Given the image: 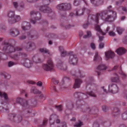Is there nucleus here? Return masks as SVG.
<instances>
[{
  "label": "nucleus",
  "mask_w": 127,
  "mask_h": 127,
  "mask_svg": "<svg viewBox=\"0 0 127 127\" xmlns=\"http://www.w3.org/2000/svg\"><path fill=\"white\" fill-rule=\"evenodd\" d=\"M30 15L32 17H34L35 20L31 19L30 21L31 23L34 24L36 21L39 20L41 18L40 14L36 11H32L30 12Z\"/></svg>",
  "instance_id": "f257e3e1"
},
{
  "label": "nucleus",
  "mask_w": 127,
  "mask_h": 127,
  "mask_svg": "<svg viewBox=\"0 0 127 127\" xmlns=\"http://www.w3.org/2000/svg\"><path fill=\"white\" fill-rule=\"evenodd\" d=\"M56 8L59 10L64 11H68L71 9V6L70 3H62L58 5Z\"/></svg>",
  "instance_id": "f03ea898"
},
{
  "label": "nucleus",
  "mask_w": 127,
  "mask_h": 127,
  "mask_svg": "<svg viewBox=\"0 0 127 127\" xmlns=\"http://www.w3.org/2000/svg\"><path fill=\"white\" fill-rule=\"evenodd\" d=\"M54 66L53 64L52 60H48L46 64H43L42 66L43 69L46 71H49L52 70Z\"/></svg>",
  "instance_id": "7ed1b4c3"
},
{
  "label": "nucleus",
  "mask_w": 127,
  "mask_h": 127,
  "mask_svg": "<svg viewBox=\"0 0 127 127\" xmlns=\"http://www.w3.org/2000/svg\"><path fill=\"white\" fill-rule=\"evenodd\" d=\"M69 62L71 64L75 65L77 63V59L76 55L74 54L72 52L69 53Z\"/></svg>",
  "instance_id": "20e7f679"
},
{
  "label": "nucleus",
  "mask_w": 127,
  "mask_h": 127,
  "mask_svg": "<svg viewBox=\"0 0 127 127\" xmlns=\"http://www.w3.org/2000/svg\"><path fill=\"white\" fill-rule=\"evenodd\" d=\"M16 101L17 102L20 103L24 107H27L30 104L28 101L24 100L22 98H18L17 99Z\"/></svg>",
  "instance_id": "39448f33"
},
{
  "label": "nucleus",
  "mask_w": 127,
  "mask_h": 127,
  "mask_svg": "<svg viewBox=\"0 0 127 127\" xmlns=\"http://www.w3.org/2000/svg\"><path fill=\"white\" fill-rule=\"evenodd\" d=\"M109 12H111L112 14L108 15L106 17L104 20L105 21L112 22L114 20L115 17L116 15V13L113 11Z\"/></svg>",
  "instance_id": "423d86ee"
},
{
  "label": "nucleus",
  "mask_w": 127,
  "mask_h": 127,
  "mask_svg": "<svg viewBox=\"0 0 127 127\" xmlns=\"http://www.w3.org/2000/svg\"><path fill=\"white\" fill-rule=\"evenodd\" d=\"M3 48L2 49V52L4 53L9 54L8 48L9 47V43L4 41L2 43Z\"/></svg>",
  "instance_id": "0eeeda50"
},
{
  "label": "nucleus",
  "mask_w": 127,
  "mask_h": 127,
  "mask_svg": "<svg viewBox=\"0 0 127 127\" xmlns=\"http://www.w3.org/2000/svg\"><path fill=\"white\" fill-rule=\"evenodd\" d=\"M105 60H108L110 58L113 59L115 56V54L113 52L111 51H108L105 52Z\"/></svg>",
  "instance_id": "6e6552de"
},
{
  "label": "nucleus",
  "mask_w": 127,
  "mask_h": 127,
  "mask_svg": "<svg viewBox=\"0 0 127 127\" xmlns=\"http://www.w3.org/2000/svg\"><path fill=\"white\" fill-rule=\"evenodd\" d=\"M39 10L41 11L49 13L52 12V10L48 6L44 5L39 7Z\"/></svg>",
  "instance_id": "1a4fd4ad"
},
{
  "label": "nucleus",
  "mask_w": 127,
  "mask_h": 127,
  "mask_svg": "<svg viewBox=\"0 0 127 127\" xmlns=\"http://www.w3.org/2000/svg\"><path fill=\"white\" fill-rule=\"evenodd\" d=\"M85 9V7L77 8L76 10V15L79 16L83 15Z\"/></svg>",
  "instance_id": "9d476101"
},
{
  "label": "nucleus",
  "mask_w": 127,
  "mask_h": 127,
  "mask_svg": "<svg viewBox=\"0 0 127 127\" xmlns=\"http://www.w3.org/2000/svg\"><path fill=\"white\" fill-rule=\"evenodd\" d=\"M24 60V65L27 68H30L32 66V63L30 60L27 59H25Z\"/></svg>",
  "instance_id": "9b49d317"
},
{
  "label": "nucleus",
  "mask_w": 127,
  "mask_h": 127,
  "mask_svg": "<svg viewBox=\"0 0 127 127\" xmlns=\"http://www.w3.org/2000/svg\"><path fill=\"white\" fill-rule=\"evenodd\" d=\"M25 48L27 50H28L30 49L33 50L35 48V46L34 44L31 42H29L25 46Z\"/></svg>",
  "instance_id": "f8f14e48"
},
{
  "label": "nucleus",
  "mask_w": 127,
  "mask_h": 127,
  "mask_svg": "<svg viewBox=\"0 0 127 127\" xmlns=\"http://www.w3.org/2000/svg\"><path fill=\"white\" fill-rule=\"evenodd\" d=\"M22 48L20 47H15L13 46H11L9 44V47L8 48L9 53L15 52L16 51L20 50Z\"/></svg>",
  "instance_id": "ddd939ff"
},
{
  "label": "nucleus",
  "mask_w": 127,
  "mask_h": 127,
  "mask_svg": "<svg viewBox=\"0 0 127 127\" xmlns=\"http://www.w3.org/2000/svg\"><path fill=\"white\" fill-rule=\"evenodd\" d=\"M21 56L25 57L27 56V55L25 53H21L19 54H15L12 57V58L15 60H18Z\"/></svg>",
  "instance_id": "4468645a"
},
{
  "label": "nucleus",
  "mask_w": 127,
  "mask_h": 127,
  "mask_svg": "<svg viewBox=\"0 0 127 127\" xmlns=\"http://www.w3.org/2000/svg\"><path fill=\"white\" fill-rule=\"evenodd\" d=\"M82 82V81L81 79L78 78L75 79L73 88H79Z\"/></svg>",
  "instance_id": "2eb2a0df"
},
{
  "label": "nucleus",
  "mask_w": 127,
  "mask_h": 127,
  "mask_svg": "<svg viewBox=\"0 0 127 127\" xmlns=\"http://www.w3.org/2000/svg\"><path fill=\"white\" fill-rule=\"evenodd\" d=\"M71 74L72 76H75L76 75L80 77H83L85 76L83 73H82V71L80 70H79L78 73L76 74L75 71L74 70H72L71 72Z\"/></svg>",
  "instance_id": "dca6fc26"
},
{
  "label": "nucleus",
  "mask_w": 127,
  "mask_h": 127,
  "mask_svg": "<svg viewBox=\"0 0 127 127\" xmlns=\"http://www.w3.org/2000/svg\"><path fill=\"white\" fill-rule=\"evenodd\" d=\"M91 2L95 6H97L102 3L103 0H91Z\"/></svg>",
  "instance_id": "f3484780"
},
{
  "label": "nucleus",
  "mask_w": 127,
  "mask_h": 127,
  "mask_svg": "<svg viewBox=\"0 0 127 127\" xmlns=\"http://www.w3.org/2000/svg\"><path fill=\"white\" fill-rule=\"evenodd\" d=\"M102 60L101 58L98 54V53L96 52L95 53L94 61L95 62L98 63L100 62Z\"/></svg>",
  "instance_id": "a211bd4d"
},
{
  "label": "nucleus",
  "mask_w": 127,
  "mask_h": 127,
  "mask_svg": "<svg viewBox=\"0 0 127 127\" xmlns=\"http://www.w3.org/2000/svg\"><path fill=\"white\" fill-rule=\"evenodd\" d=\"M10 33L12 35L15 36H16L19 34V32L17 29H14L11 30Z\"/></svg>",
  "instance_id": "6ab92c4d"
},
{
  "label": "nucleus",
  "mask_w": 127,
  "mask_h": 127,
  "mask_svg": "<svg viewBox=\"0 0 127 127\" xmlns=\"http://www.w3.org/2000/svg\"><path fill=\"white\" fill-rule=\"evenodd\" d=\"M24 26L22 27V28L24 30H28L30 28V24L28 23L25 22L23 23Z\"/></svg>",
  "instance_id": "aec40b11"
},
{
  "label": "nucleus",
  "mask_w": 127,
  "mask_h": 127,
  "mask_svg": "<svg viewBox=\"0 0 127 127\" xmlns=\"http://www.w3.org/2000/svg\"><path fill=\"white\" fill-rule=\"evenodd\" d=\"M119 114V109L117 108H114L112 112L113 115L114 116L116 117L118 116Z\"/></svg>",
  "instance_id": "412c9836"
},
{
  "label": "nucleus",
  "mask_w": 127,
  "mask_h": 127,
  "mask_svg": "<svg viewBox=\"0 0 127 127\" xmlns=\"http://www.w3.org/2000/svg\"><path fill=\"white\" fill-rule=\"evenodd\" d=\"M7 15L8 17L12 20L15 16L14 12L12 11H10L8 12Z\"/></svg>",
  "instance_id": "4be33fe9"
},
{
  "label": "nucleus",
  "mask_w": 127,
  "mask_h": 127,
  "mask_svg": "<svg viewBox=\"0 0 127 127\" xmlns=\"http://www.w3.org/2000/svg\"><path fill=\"white\" fill-rule=\"evenodd\" d=\"M57 66L59 68L64 70H65L66 69V67L65 65L62 63H59L57 65Z\"/></svg>",
  "instance_id": "5701e85b"
},
{
  "label": "nucleus",
  "mask_w": 127,
  "mask_h": 127,
  "mask_svg": "<svg viewBox=\"0 0 127 127\" xmlns=\"http://www.w3.org/2000/svg\"><path fill=\"white\" fill-rule=\"evenodd\" d=\"M119 79V74H114V77L112 78L111 81L113 82H117Z\"/></svg>",
  "instance_id": "b1692460"
},
{
  "label": "nucleus",
  "mask_w": 127,
  "mask_h": 127,
  "mask_svg": "<svg viewBox=\"0 0 127 127\" xmlns=\"http://www.w3.org/2000/svg\"><path fill=\"white\" fill-rule=\"evenodd\" d=\"M107 68V67L104 64L99 65L97 67V69L99 71L104 70Z\"/></svg>",
  "instance_id": "393cba45"
},
{
  "label": "nucleus",
  "mask_w": 127,
  "mask_h": 127,
  "mask_svg": "<svg viewBox=\"0 0 127 127\" xmlns=\"http://www.w3.org/2000/svg\"><path fill=\"white\" fill-rule=\"evenodd\" d=\"M31 93L34 94H40L41 92L36 89L34 87H32L31 90Z\"/></svg>",
  "instance_id": "a878e982"
},
{
  "label": "nucleus",
  "mask_w": 127,
  "mask_h": 127,
  "mask_svg": "<svg viewBox=\"0 0 127 127\" xmlns=\"http://www.w3.org/2000/svg\"><path fill=\"white\" fill-rule=\"evenodd\" d=\"M102 18V15L99 13H97L95 17V20L97 23H98L99 20Z\"/></svg>",
  "instance_id": "bb28decb"
},
{
  "label": "nucleus",
  "mask_w": 127,
  "mask_h": 127,
  "mask_svg": "<svg viewBox=\"0 0 127 127\" xmlns=\"http://www.w3.org/2000/svg\"><path fill=\"white\" fill-rule=\"evenodd\" d=\"M96 30L99 32L102 35H105L106 33L103 32L101 30L99 26L96 25L95 27Z\"/></svg>",
  "instance_id": "cd10ccee"
},
{
  "label": "nucleus",
  "mask_w": 127,
  "mask_h": 127,
  "mask_svg": "<svg viewBox=\"0 0 127 127\" xmlns=\"http://www.w3.org/2000/svg\"><path fill=\"white\" fill-rule=\"evenodd\" d=\"M60 49L61 51V56L62 57H64L67 54L66 52L64 50L62 47H60Z\"/></svg>",
  "instance_id": "c85d7f7f"
},
{
  "label": "nucleus",
  "mask_w": 127,
  "mask_h": 127,
  "mask_svg": "<svg viewBox=\"0 0 127 127\" xmlns=\"http://www.w3.org/2000/svg\"><path fill=\"white\" fill-rule=\"evenodd\" d=\"M39 51L40 52L42 53L49 54V50L45 48H40L39 49Z\"/></svg>",
  "instance_id": "c756f323"
},
{
  "label": "nucleus",
  "mask_w": 127,
  "mask_h": 127,
  "mask_svg": "<svg viewBox=\"0 0 127 127\" xmlns=\"http://www.w3.org/2000/svg\"><path fill=\"white\" fill-rule=\"evenodd\" d=\"M3 96L5 100H7L8 99L7 95L4 92H2L0 91V96Z\"/></svg>",
  "instance_id": "7c9ffc66"
},
{
  "label": "nucleus",
  "mask_w": 127,
  "mask_h": 127,
  "mask_svg": "<svg viewBox=\"0 0 127 127\" xmlns=\"http://www.w3.org/2000/svg\"><path fill=\"white\" fill-rule=\"evenodd\" d=\"M21 19V18L19 15H16L14 16V19L13 20L12 23H13L16 21H19Z\"/></svg>",
  "instance_id": "2f4dec72"
},
{
  "label": "nucleus",
  "mask_w": 127,
  "mask_h": 127,
  "mask_svg": "<svg viewBox=\"0 0 127 127\" xmlns=\"http://www.w3.org/2000/svg\"><path fill=\"white\" fill-rule=\"evenodd\" d=\"M126 50L123 47H120V56L125 54Z\"/></svg>",
  "instance_id": "473e14b6"
},
{
  "label": "nucleus",
  "mask_w": 127,
  "mask_h": 127,
  "mask_svg": "<svg viewBox=\"0 0 127 127\" xmlns=\"http://www.w3.org/2000/svg\"><path fill=\"white\" fill-rule=\"evenodd\" d=\"M121 118L123 120H125L127 119V110L122 114Z\"/></svg>",
  "instance_id": "72a5a7b5"
},
{
  "label": "nucleus",
  "mask_w": 127,
  "mask_h": 127,
  "mask_svg": "<svg viewBox=\"0 0 127 127\" xmlns=\"http://www.w3.org/2000/svg\"><path fill=\"white\" fill-rule=\"evenodd\" d=\"M5 27L4 24H0V31L3 32L5 30Z\"/></svg>",
  "instance_id": "f704fd0d"
},
{
  "label": "nucleus",
  "mask_w": 127,
  "mask_h": 127,
  "mask_svg": "<svg viewBox=\"0 0 127 127\" xmlns=\"http://www.w3.org/2000/svg\"><path fill=\"white\" fill-rule=\"evenodd\" d=\"M51 0H43L42 3L44 5L48 6V5L50 2Z\"/></svg>",
  "instance_id": "c9c22d12"
},
{
  "label": "nucleus",
  "mask_w": 127,
  "mask_h": 127,
  "mask_svg": "<svg viewBox=\"0 0 127 127\" xmlns=\"http://www.w3.org/2000/svg\"><path fill=\"white\" fill-rule=\"evenodd\" d=\"M81 94V93L80 92H77L74 94V95L75 97L79 98Z\"/></svg>",
  "instance_id": "e433bc0d"
},
{
  "label": "nucleus",
  "mask_w": 127,
  "mask_h": 127,
  "mask_svg": "<svg viewBox=\"0 0 127 127\" xmlns=\"http://www.w3.org/2000/svg\"><path fill=\"white\" fill-rule=\"evenodd\" d=\"M56 108L59 111H61L63 110V107L61 105H60L58 106H55Z\"/></svg>",
  "instance_id": "4c0bfd02"
},
{
  "label": "nucleus",
  "mask_w": 127,
  "mask_h": 127,
  "mask_svg": "<svg viewBox=\"0 0 127 127\" xmlns=\"http://www.w3.org/2000/svg\"><path fill=\"white\" fill-rule=\"evenodd\" d=\"M93 109H92L91 110H90V109H89L88 108H86V109H84L82 111L83 112H89L90 111L91 112H93Z\"/></svg>",
  "instance_id": "58836bf2"
},
{
  "label": "nucleus",
  "mask_w": 127,
  "mask_h": 127,
  "mask_svg": "<svg viewBox=\"0 0 127 127\" xmlns=\"http://www.w3.org/2000/svg\"><path fill=\"white\" fill-rule=\"evenodd\" d=\"M91 33L90 32L88 31L87 32V35H85L83 36V38H87L91 36Z\"/></svg>",
  "instance_id": "ea45409f"
},
{
  "label": "nucleus",
  "mask_w": 127,
  "mask_h": 127,
  "mask_svg": "<svg viewBox=\"0 0 127 127\" xmlns=\"http://www.w3.org/2000/svg\"><path fill=\"white\" fill-rule=\"evenodd\" d=\"M87 94H88V95H89L92 96H93L94 97H95L96 96V95L92 91H91L89 92H87Z\"/></svg>",
  "instance_id": "a19ab883"
},
{
  "label": "nucleus",
  "mask_w": 127,
  "mask_h": 127,
  "mask_svg": "<svg viewBox=\"0 0 127 127\" xmlns=\"http://www.w3.org/2000/svg\"><path fill=\"white\" fill-rule=\"evenodd\" d=\"M80 1L79 0H75L74 1V4L76 6L78 5L80 3Z\"/></svg>",
  "instance_id": "79ce46f5"
},
{
  "label": "nucleus",
  "mask_w": 127,
  "mask_h": 127,
  "mask_svg": "<svg viewBox=\"0 0 127 127\" xmlns=\"http://www.w3.org/2000/svg\"><path fill=\"white\" fill-rule=\"evenodd\" d=\"M114 85V84H112L110 85L109 86L108 89V91L109 92L112 93L113 92V90L112 89V87Z\"/></svg>",
  "instance_id": "37998d69"
},
{
  "label": "nucleus",
  "mask_w": 127,
  "mask_h": 127,
  "mask_svg": "<svg viewBox=\"0 0 127 127\" xmlns=\"http://www.w3.org/2000/svg\"><path fill=\"white\" fill-rule=\"evenodd\" d=\"M109 35L112 36H114L116 35V34L115 32L112 31H110L109 32Z\"/></svg>",
  "instance_id": "c03bdc74"
},
{
  "label": "nucleus",
  "mask_w": 127,
  "mask_h": 127,
  "mask_svg": "<svg viewBox=\"0 0 127 127\" xmlns=\"http://www.w3.org/2000/svg\"><path fill=\"white\" fill-rule=\"evenodd\" d=\"M90 46L91 48L93 50H95V44L93 43H91Z\"/></svg>",
  "instance_id": "a18cd8bd"
},
{
  "label": "nucleus",
  "mask_w": 127,
  "mask_h": 127,
  "mask_svg": "<svg viewBox=\"0 0 127 127\" xmlns=\"http://www.w3.org/2000/svg\"><path fill=\"white\" fill-rule=\"evenodd\" d=\"M4 77L7 79H9L10 78V75L6 73H5L4 74Z\"/></svg>",
  "instance_id": "49530a36"
},
{
  "label": "nucleus",
  "mask_w": 127,
  "mask_h": 127,
  "mask_svg": "<svg viewBox=\"0 0 127 127\" xmlns=\"http://www.w3.org/2000/svg\"><path fill=\"white\" fill-rule=\"evenodd\" d=\"M82 125V123L81 122H80L79 123H78L74 125V127H80Z\"/></svg>",
  "instance_id": "de8ad7c7"
},
{
  "label": "nucleus",
  "mask_w": 127,
  "mask_h": 127,
  "mask_svg": "<svg viewBox=\"0 0 127 127\" xmlns=\"http://www.w3.org/2000/svg\"><path fill=\"white\" fill-rule=\"evenodd\" d=\"M8 66L9 67H11L14 64V62L10 61L8 62Z\"/></svg>",
  "instance_id": "09e8293b"
},
{
  "label": "nucleus",
  "mask_w": 127,
  "mask_h": 127,
  "mask_svg": "<svg viewBox=\"0 0 127 127\" xmlns=\"http://www.w3.org/2000/svg\"><path fill=\"white\" fill-rule=\"evenodd\" d=\"M104 44L102 42H100L99 44V48L100 49L103 48L104 47Z\"/></svg>",
  "instance_id": "8fccbe9b"
},
{
  "label": "nucleus",
  "mask_w": 127,
  "mask_h": 127,
  "mask_svg": "<svg viewBox=\"0 0 127 127\" xmlns=\"http://www.w3.org/2000/svg\"><path fill=\"white\" fill-rule=\"evenodd\" d=\"M8 110V109L7 107L5 108L0 107V110L1 111H4L5 110Z\"/></svg>",
  "instance_id": "3c124183"
},
{
  "label": "nucleus",
  "mask_w": 127,
  "mask_h": 127,
  "mask_svg": "<svg viewBox=\"0 0 127 127\" xmlns=\"http://www.w3.org/2000/svg\"><path fill=\"white\" fill-rule=\"evenodd\" d=\"M13 5L15 8H17L18 6V3L16 2H13Z\"/></svg>",
  "instance_id": "603ef678"
},
{
  "label": "nucleus",
  "mask_w": 127,
  "mask_h": 127,
  "mask_svg": "<svg viewBox=\"0 0 127 127\" xmlns=\"http://www.w3.org/2000/svg\"><path fill=\"white\" fill-rule=\"evenodd\" d=\"M36 85L39 87H41L42 86L43 84L42 82L39 81L36 83Z\"/></svg>",
  "instance_id": "864d4df0"
},
{
  "label": "nucleus",
  "mask_w": 127,
  "mask_h": 127,
  "mask_svg": "<svg viewBox=\"0 0 127 127\" xmlns=\"http://www.w3.org/2000/svg\"><path fill=\"white\" fill-rule=\"evenodd\" d=\"M116 88L114 89V93H118L119 91L118 87L117 86H116Z\"/></svg>",
  "instance_id": "5fc2aeb1"
},
{
  "label": "nucleus",
  "mask_w": 127,
  "mask_h": 127,
  "mask_svg": "<svg viewBox=\"0 0 127 127\" xmlns=\"http://www.w3.org/2000/svg\"><path fill=\"white\" fill-rule=\"evenodd\" d=\"M10 116L11 117V118L13 119L14 118H16V115L15 114H12L10 115Z\"/></svg>",
  "instance_id": "6e6d98bb"
},
{
  "label": "nucleus",
  "mask_w": 127,
  "mask_h": 127,
  "mask_svg": "<svg viewBox=\"0 0 127 127\" xmlns=\"http://www.w3.org/2000/svg\"><path fill=\"white\" fill-rule=\"evenodd\" d=\"M52 81L53 83L55 84H57L59 82L58 81L55 79H53L52 80Z\"/></svg>",
  "instance_id": "4d7b16f0"
},
{
  "label": "nucleus",
  "mask_w": 127,
  "mask_h": 127,
  "mask_svg": "<svg viewBox=\"0 0 127 127\" xmlns=\"http://www.w3.org/2000/svg\"><path fill=\"white\" fill-rule=\"evenodd\" d=\"M89 25V23L87 22L84 24L83 25V27L84 28H86Z\"/></svg>",
  "instance_id": "13d9d810"
},
{
  "label": "nucleus",
  "mask_w": 127,
  "mask_h": 127,
  "mask_svg": "<svg viewBox=\"0 0 127 127\" xmlns=\"http://www.w3.org/2000/svg\"><path fill=\"white\" fill-rule=\"evenodd\" d=\"M123 42L124 43L127 44V36L125 37L124 40H123Z\"/></svg>",
  "instance_id": "bf43d9fd"
},
{
  "label": "nucleus",
  "mask_w": 127,
  "mask_h": 127,
  "mask_svg": "<svg viewBox=\"0 0 127 127\" xmlns=\"http://www.w3.org/2000/svg\"><path fill=\"white\" fill-rule=\"evenodd\" d=\"M102 108L103 111L104 112H106L107 110V109L106 107L105 106H103Z\"/></svg>",
  "instance_id": "052dcab7"
},
{
  "label": "nucleus",
  "mask_w": 127,
  "mask_h": 127,
  "mask_svg": "<svg viewBox=\"0 0 127 127\" xmlns=\"http://www.w3.org/2000/svg\"><path fill=\"white\" fill-rule=\"evenodd\" d=\"M121 75L123 79L125 78V77H126V75L123 72L122 70H121Z\"/></svg>",
  "instance_id": "680f3d73"
},
{
  "label": "nucleus",
  "mask_w": 127,
  "mask_h": 127,
  "mask_svg": "<svg viewBox=\"0 0 127 127\" xmlns=\"http://www.w3.org/2000/svg\"><path fill=\"white\" fill-rule=\"evenodd\" d=\"M57 117V116L55 115H52L51 116L50 118V120H51L52 119H53L54 118H56Z\"/></svg>",
  "instance_id": "e2e57ef3"
},
{
  "label": "nucleus",
  "mask_w": 127,
  "mask_h": 127,
  "mask_svg": "<svg viewBox=\"0 0 127 127\" xmlns=\"http://www.w3.org/2000/svg\"><path fill=\"white\" fill-rule=\"evenodd\" d=\"M71 26L70 25H67L65 26V27L66 29L70 28L71 27Z\"/></svg>",
  "instance_id": "0e129e2a"
},
{
  "label": "nucleus",
  "mask_w": 127,
  "mask_h": 127,
  "mask_svg": "<svg viewBox=\"0 0 127 127\" xmlns=\"http://www.w3.org/2000/svg\"><path fill=\"white\" fill-rule=\"evenodd\" d=\"M99 41L101 42L103 40V36H100L99 35Z\"/></svg>",
  "instance_id": "69168bd1"
},
{
  "label": "nucleus",
  "mask_w": 127,
  "mask_h": 127,
  "mask_svg": "<svg viewBox=\"0 0 127 127\" xmlns=\"http://www.w3.org/2000/svg\"><path fill=\"white\" fill-rule=\"evenodd\" d=\"M18 118V119L19 121H21L22 120V117L21 116H18L17 117Z\"/></svg>",
  "instance_id": "338daca9"
},
{
  "label": "nucleus",
  "mask_w": 127,
  "mask_h": 127,
  "mask_svg": "<svg viewBox=\"0 0 127 127\" xmlns=\"http://www.w3.org/2000/svg\"><path fill=\"white\" fill-rule=\"evenodd\" d=\"M60 127H66V123L65 122H64L63 123V126Z\"/></svg>",
  "instance_id": "774afa93"
}]
</instances>
